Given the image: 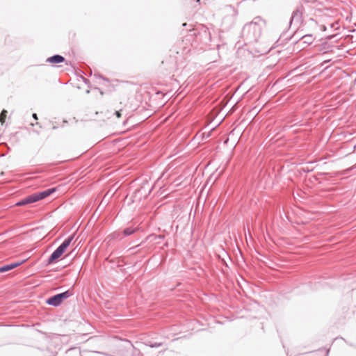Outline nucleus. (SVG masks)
<instances>
[{
    "label": "nucleus",
    "instance_id": "f257e3e1",
    "mask_svg": "<svg viewBox=\"0 0 356 356\" xmlns=\"http://www.w3.org/2000/svg\"><path fill=\"white\" fill-rule=\"evenodd\" d=\"M261 32V27L257 22H251L244 25L241 35L248 43H252L257 41Z\"/></svg>",
    "mask_w": 356,
    "mask_h": 356
},
{
    "label": "nucleus",
    "instance_id": "f03ea898",
    "mask_svg": "<svg viewBox=\"0 0 356 356\" xmlns=\"http://www.w3.org/2000/svg\"><path fill=\"white\" fill-rule=\"evenodd\" d=\"M74 236L73 234L68 236L57 247V248L49 255L47 259V265H53L56 264L67 248L70 245Z\"/></svg>",
    "mask_w": 356,
    "mask_h": 356
},
{
    "label": "nucleus",
    "instance_id": "7ed1b4c3",
    "mask_svg": "<svg viewBox=\"0 0 356 356\" xmlns=\"http://www.w3.org/2000/svg\"><path fill=\"white\" fill-rule=\"evenodd\" d=\"M71 295H72V293L69 291H67L63 293L56 294V295L49 298L47 300V302L50 305L56 307V306H58L62 302V301L63 300L67 298Z\"/></svg>",
    "mask_w": 356,
    "mask_h": 356
},
{
    "label": "nucleus",
    "instance_id": "20e7f679",
    "mask_svg": "<svg viewBox=\"0 0 356 356\" xmlns=\"http://www.w3.org/2000/svg\"><path fill=\"white\" fill-rule=\"evenodd\" d=\"M56 191V188H49L44 191L35 193H34L35 196V197L36 198V201L38 202L39 200H43L44 198L49 197V195H51V194L55 193Z\"/></svg>",
    "mask_w": 356,
    "mask_h": 356
},
{
    "label": "nucleus",
    "instance_id": "39448f33",
    "mask_svg": "<svg viewBox=\"0 0 356 356\" xmlns=\"http://www.w3.org/2000/svg\"><path fill=\"white\" fill-rule=\"evenodd\" d=\"M304 10V8L302 6H300V8H296L291 15V17L290 18L289 24L291 25V24L295 22L296 23H300L302 19V11Z\"/></svg>",
    "mask_w": 356,
    "mask_h": 356
},
{
    "label": "nucleus",
    "instance_id": "423d86ee",
    "mask_svg": "<svg viewBox=\"0 0 356 356\" xmlns=\"http://www.w3.org/2000/svg\"><path fill=\"white\" fill-rule=\"evenodd\" d=\"M35 197V196L34 193L31 194V195L25 197L24 198L20 200L17 202H16L15 205L18 206V207H22V206L30 204L32 203H35L37 202L36 198Z\"/></svg>",
    "mask_w": 356,
    "mask_h": 356
},
{
    "label": "nucleus",
    "instance_id": "0eeeda50",
    "mask_svg": "<svg viewBox=\"0 0 356 356\" xmlns=\"http://www.w3.org/2000/svg\"><path fill=\"white\" fill-rule=\"evenodd\" d=\"M124 238V236L122 234V232L120 231V230H116V231L112 232L111 234H110L106 237V240L108 241V243H110L112 241H121Z\"/></svg>",
    "mask_w": 356,
    "mask_h": 356
},
{
    "label": "nucleus",
    "instance_id": "6e6552de",
    "mask_svg": "<svg viewBox=\"0 0 356 356\" xmlns=\"http://www.w3.org/2000/svg\"><path fill=\"white\" fill-rule=\"evenodd\" d=\"M65 61V58L64 56L60 54H54L47 58L46 62L51 63V64H59L64 63Z\"/></svg>",
    "mask_w": 356,
    "mask_h": 356
},
{
    "label": "nucleus",
    "instance_id": "1a4fd4ad",
    "mask_svg": "<svg viewBox=\"0 0 356 356\" xmlns=\"http://www.w3.org/2000/svg\"><path fill=\"white\" fill-rule=\"evenodd\" d=\"M139 227L129 226L122 230L124 237H128L139 230Z\"/></svg>",
    "mask_w": 356,
    "mask_h": 356
},
{
    "label": "nucleus",
    "instance_id": "9d476101",
    "mask_svg": "<svg viewBox=\"0 0 356 356\" xmlns=\"http://www.w3.org/2000/svg\"><path fill=\"white\" fill-rule=\"evenodd\" d=\"M164 238V236L163 235H156V234H149V236H147L142 242L140 244H143L147 241H149V242H153V241H156L157 243H159L160 240H163Z\"/></svg>",
    "mask_w": 356,
    "mask_h": 356
},
{
    "label": "nucleus",
    "instance_id": "9b49d317",
    "mask_svg": "<svg viewBox=\"0 0 356 356\" xmlns=\"http://www.w3.org/2000/svg\"><path fill=\"white\" fill-rule=\"evenodd\" d=\"M300 39L303 40V42L307 44H312L314 40L313 35L311 34L302 35L300 37Z\"/></svg>",
    "mask_w": 356,
    "mask_h": 356
},
{
    "label": "nucleus",
    "instance_id": "f8f14e48",
    "mask_svg": "<svg viewBox=\"0 0 356 356\" xmlns=\"http://www.w3.org/2000/svg\"><path fill=\"white\" fill-rule=\"evenodd\" d=\"M8 111L6 109H3L0 113V122L3 124L6 118Z\"/></svg>",
    "mask_w": 356,
    "mask_h": 356
},
{
    "label": "nucleus",
    "instance_id": "ddd939ff",
    "mask_svg": "<svg viewBox=\"0 0 356 356\" xmlns=\"http://www.w3.org/2000/svg\"><path fill=\"white\" fill-rule=\"evenodd\" d=\"M214 130V128H212L209 132H203L202 134V139L206 140L211 137L212 131Z\"/></svg>",
    "mask_w": 356,
    "mask_h": 356
},
{
    "label": "nucleus",
    "instance_id": "4468645a",
    "mask_svg": "<svg viewBox=\"0 0 356 356\" xmlns=\"http://www.w3.org/2000/svg\"><path fill=\"white\" fill-rule=\"evenodd\" d=\"M17 263H15V261H12L8 264H1L0 267H18L17 265Z\"/></svg>",
    "mask_w": 356,
    "mask_h": 356
},
{
    "label": "nucleus",
    "instance_id": "2eb2a0df",
    "mask_svg": "<svg viewBox=\"0 0 356 356\" xmlns=\"http://www.w3.org/2000/svg\"><path fill=\"white\" fill-rule=\"evenodd\" d=\"M26 261V259H17V260L15 261V263H18V264H17L18 267L19 266H21L22 264L25 263Z\"/></svg>",
    "mask_w": 356,
    "mask_h": 356
},
{
    "label": "nucleus",
    "instance_id": "dca6fc26",
    "mask_svg": "<svg viewBox=\"0 0 356 356\" xmlns=\"http://www.w3.org/2000/svg\"><path fill=\"white\" fill-rule=\"evenodd\" d=\"M161 346V343H151L149 345V346L152 347V348H157V347H159Z\"/></svg>",
    "mask_w": 356,
    "mask_h": 356
},
{
    "label": "nucleus",
    "instance_id": "f3484780",
    "mask_svg": "<svg viewBox=\"0 0 356 356\" xmlns=\"http://www.w3.org/2000/svg\"><path fill=\"white\" fill-rule=\"evenodd\" d=\"M115 116H116L118 118H121V116H122V111H121V110H120V111H116L115 112Z\"/></svg>",
    "mask_w": 356,
    "mask_h": 356
},
{
    "label": "nucleus",
    "instance_id": "a211bd4d",
    "mask_svg": "<svg viewBox=\"0 0 356 356\" xmlns=\"http://www.w3.org/2000/svg\"><path fill=\"white\" fill-rule=\"evenodd\" d=\"M261 20V17H256L255 18H254V19L252 22H257V24H259V22Z\"/></svg>",
    "mask_w": 356,
    "mask_h": 356
},
{
    "label": "nucleus",
    "instance_id": "6ab92c4d",
    "mask_svg": "<svg viewBox=\"0 0 356 356\" xmlns=\"http://www.w3.org/2000/svg\"><path fill=\"white\" fill-rule=\"evenodd\" d=\"M32 118L35 120H38V115L37 113H34L32 114Z\"/></svg>",
    "mask_w": 356,
    "mask_h": 356
},
{
    "label": "nucleus",
    "instance_id": "aec40b11",
    "mask_svg": "<svg viewBox=\"0 0 356 356\" xmlns=\"http://www.w3.org/2000/svg\"><path fill=\"white\" fill-rule=\"evenodd\" d=\"M11 268H0V273H4V272H6L9 270H10Z\"/></svg>",
    "mask_w": 356,
    "mask_h": 356
},
{
    "label": "nucleus",
    "instance_id": "412c9836",
    "mask_svg": "<svg viewBox=\"0 0 356 356\" xmlns=\"http://www.w3.org/2000/svg\"><path fill=\"white\" fill-rule=\"evenodd\" d=\"M34 125H35L34 123H31V126L33 127ZM35 125L38 126L40 128H42V126L39 122H36Z\"/></svg>",
    "mask_w": 356,
    "mask_h": 356
},
{
    "label": "nucleus",
    "instance_id": "4be33fe9",
    "mask_svg": "<svg viewBox=\"0 0 356 356\" xmlns=\"http://www.w3.org/2000/svg\"><path fill=\"white\" fill-rule=\"evenodd\" d=\"M95 76H99V78L103 79H104V80H105V81H108V79L104 78V77H103L102 75H100V74H95Z\"/></svg>",
    "mask_w": 356,
    "mask_h": 356
},
{
    "label": "nucleus",
    "instance_id": "5701e85b",
    "mask_svg": "<svg viewBox=\"0 0 356 356\" xmlns=\"http://www.w3.org/2000/svg\"><path fill=\"white\" fill-rule=\"evenodd\" d=\"M302 1H304L305 3H313L314 1L312 0H302Z\"/></svg>",
    "mask_w": 356,
    "mask_h": 356
},
{
    "label": "nucleus",
    "instance_id": "b1692460",
    "mask_svg": "<svg viewBox=\"0 0 356 356\" xmlns=\"http://www.w3.org/2000/svg\"><path fill=\"white\" fill-rule=\"evenodd\" d=\"M33 132L35 133L36 134L39 135L40 132L38 130L33 129Z\"/></svg>",
    "mask_w": 356,
    "mask_h": 356
},
{
    "label": "nucleus",
    "instance_id": "393cba45",
    "mask_svg": "<svg viewBox=\"0 0 356 356\" xmlns=\"http://www.w3.org/2000/svg\"><path fill=\"white\" fill-rule=\"evenodd\" d=\"M32 265H33V263H31V264H27L25 267L30 268V267H32Z\"/></svg>",
    "mask_w": 356,
    "mask_h": 356
},
{
    "label": "nucleus",
    "instance_id": "a878e982",
    "mask_svg": "<svg viewBox=\"0 0 356 356\" xmlns=\"http://www.w3.org/2000/svg\"><path fill=\"white\" fill-rule=\"evenodd\" d=\"M57 128H58V127H56V126H54V127H52V129H56Z\"/></svg>",
    "mask_w": 356,
    "mask_h": 356
},
{
    "label": "nucleus",
    "instance_id": "bb28decb",
    "mask_svg": "<svg viewBox=\"0 0 356 356\" xmlns=\"http://www.w3.org/2000/svg\"><path fill=\"white\" fill-rule=\"evenodd\" d=\"M225 267L228 268L229 267L228 264H225Z\"/></svg>",
    "mask_w": 356,
    "mask_h": 356
},
{
    "label": "nucleus",
    "instance_id": "cd10ccee",
    "mask_svg": "<svg viewBox=\"0 0 356 356\" xmlns=\"http://www.w3.org/2000/svg\"><path fill=\"white\" fill-rule=\"evenodd\" d=\"M196 1H197V3H200V0H197Z\"/></svg>",
    "mask_w": 356,
    "mask_h": 356
},
{
    "label": "nucleus",
    "instance_id": "c85d7f7f",
    "mask_svg": "<svg viewBox=\"0 0 356 356\" xmlns=\"http://www.w3.org/2000/svg\"><path fill=\"white\" fill-rule=\"evenodd\" d=\"M354 25L356 26V23H355Z\"/></svg>",
    "mask_w": 356,
    "mask_h": 356
}]
</instances>
